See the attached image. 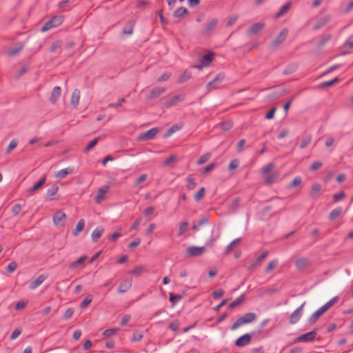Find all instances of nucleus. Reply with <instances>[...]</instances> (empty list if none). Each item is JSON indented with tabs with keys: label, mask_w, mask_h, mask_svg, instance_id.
Segmentation results:
<instances>
[{
	"label": "nucleus",
	"mask_w": 353,
	"mask_h": 353,
	"mask_svg": "<svg viewBox=\"0 0 353 353\" xmlns=\"http://www.w3.org/2000/svg\"><path fill=\"white\" fill-rule=\"evenodd\" d=\"M119 330V328L118 327H113L110 329H107L103 331V335L105 337H110L112 336L115 335Z\"/></svg>",
	"instance_id": "37"
},
{
	"label": "nucleus",
	"mask_w": 353,
	"mask_h": 353,
	"mask_svg": "<svg viewBox=\"0 0 353 353\" xmlns=\"http://www.w3.org/2000/svg\"><path fill=\"white\" fill-rule=\"evenodd\" d=\"M110 187L104 185L98 190L97 194L94 197V201L97 203H100L105 198V194L108 192Z\"/></svg>",
	"instance_id": "9"
},
{
	"label": "nucleus",
	"mask_w": 353,
	"mask_h": 353,
	"mask_svg": "<svg viewBox=\"0 0 353 353\" xmlns=\"http://www.w3.org/2000/svg\"><path fill=\"white\" fill-rule=\"evenodd\" d=\"M176 159V156L175 154H171L168 158H167L163 162L164 166H168L172 163H173Z\"/></svg>",
	"instance_id": "54"
},
{
	"label": "nucleus",
	"mask_w": 353,
	"mask_h": 353,
	"mask_svg": "<svg viewBox=\"0 0 353 353\" xmlns=\"http://www.w3.org/2000/svg\"><path fill=\"white\" fill-rule=\"evenodd\" d=\"M308 261L306 258H300L296 261L295 265L298 269H303L307 265Z\"/></svg>",
	"instance_id": "36"
},
{
	"label": "nucleus",
	"mask_w": 353,
	"mask_h": 353,
	"mask_svg": "<svg viewBox=\"0 0 353 353\" xmlns=\"http://www.w3.org/2000/svg\"><path fill=\"white\" fill-rule=\"evenodd\" d=\"M241 241L240 238L236 239L230 242V243L225 248V252L229 253L232 250V246H234V244L239 242Z\"/></svg>",
	"instance_id": "58"
},
{
	"label": "nucleus",
	"mask_w": 353,
	"mask_h": 353,
	"mask_svg": "<svg viewBox=\"0 0 353 353\" xmlns=\"http://www.w3.org/2000/svg\"><path fill=\"white\" fill-rule=\"evenodd\" d=\"M17 146V142L14 139L12 140L6 149V152L9 153L12 150L14 149Z\"/></svg>",
	"instance_id": "62"
},
{
	"label": "nucleus",
	"mask_w": 353,
	"mask_h": 353,
	"mask_svg": "<svg viewBox=\"0 0 353 353\" xmlns=\"http://www.w3.org/2000/svg\"><path fill=\"white\" fill-rule=\"evenodd\" d=\"M74 314V310L72 308H68L64 313L63 318L64 320L70 319Z\"/></svg>",
	"instance_id": "56"
},
{
	"label": "nucleus",
	"mask_w": 353,
	"mask_h": 353,
	"mask_svg": "<svg viewBox=\"0 0 353 353\" xmlns=\"http://www.w3.org/2000/svg\"><path fill=\"white\" fill-rule=\"evenodd\" d=\"M185 99L184 94H178L172 97L169 100L166 101L163 106L165 108H169L173 105H176L178 103L183 101Z\"/></svg>",
	"instance_id": "6"
},
{
	"label": "nucleus",
	"mask_w": 353,
	"mask_h": 353,
	"mask_svg": "<svg viewBox=\"0 0 353 353\" xmlns=\"http://www.w3.org/2000/svg\"><path fill=\"white\" fill-rule=\"evenodd\" d=\"M252 339V335L245 334L240 336L235 342V345L239 347H243L248 345Z\"/></svg>",
	"instance_id": "12"
},
{
	"label": "nucleus",
	"mask_w": 353,
	"mask_h": 353,
	"mask_svg": "<svg viewBox=\"0 0 353 353\" xmlns=\"http://www.w3.org/2000/svg\"><path fill=\"white\" fill-rule=\"evenodd\" d=\"M221 129L225 131L229 130L232 128V123L230 121H225L219 124Z\"/></svg>",
	"instance_id": "46"
},
{
	"label": "nucleus",
	"mask_w": 353,
	"mask_h": 353,
	"mask_svg": "<svg viewBox=\"0 0 353 353\" xmlns=\"http://www.w3.org/2000/svg\"><path fill=\"white\" fill-rule=\"evenodd\" d=\"M325 312L326 310L323 306L320 307L317 310H316L314 313H312L310 315L308 319L309 322L310 323L316 322L319 319V318Z\"/></svg>",
	"instance_id": "17"
},
{
	"label": "nucleus",
	"mask_w": 353,
	"mask_h": 353,
	"mask_svg": "<svg viewBox=\"0 0 353 353\" xmlns=\"http://www.w3.org/2000/svg\"><path fill=\"white\" fill-rule=\"evenodd\" d=\"M188 12L187 8L185 7H180L176 9L174 13L175 17H181Z\"/></svg>",
	"instance_id": "42"
},
{
	"label": "nucleus",
	"mask_w": 353,
	"mask_h": 353,
	"mask_svg": "<svg viewBox=\"0 0 353 353\" xmlns=\"http://www.w3.org/2000/svg\"><path fill=\"white\" fill-rule=\"evenodd\" d=\"M17 268V263L15 261L10 262L8 266L7 270L9 272H13Z\"/></svg>",
	"instance_id": "59"
},
{
	"label": "nucleus",
	"mask_w": 353,
	"mask_h": 353,
	"mask_svg": "<svg viewBox=\"0 0 353 353\" xmlns=\"http://www.w3.org/2000/svg\"><path fill=\"white\" fill-rule=\"evenodd\" d=\"M58 190H59L58 186L56 185H53L47 190L46 194L48 196L52 197L56 194Z\"/></svg>",
	"instance_id": "47"
},
{
	"label": "nucleus",
	"mask_w": 353,
	"mask_h": 353,
	"mask_svg": "<svg viewBox=\"0 0 353 353\" xmlns=\"http://www.w3.org/2000/svg\"><path fill=\"white\" fill-rule=\"evenodd\" d=\"M316 336V331L313 330L311 332H309L307 333H305L304 334H302L299 337L297 338V341L299 342H309L312 341L314 339V338Z\"/></svg>",
	"instance_id": "16"
},
{
	"label": "nucleus",
	"mask_w": 353,
	"mask_h": 353,
	"mask_svg": "<svg viewBox=\"0 0 353 353\" xmlns=\"http://www.w3.org/2000/svg\"><path fill=\"white\" fill-rule=\"evenodd\" d=\"M297 65L295 63L289 65L283 71V74H289L295 72L297 69Z\"/></svg>",
	"instance_id": "40"
},
{
	"label": "nucleus",
	"mask_w": 353,
	"mask_h": 353,
	"mask_svg": "<svg viewBox=\"0 0 353 353\" xmlns=\"http://www.w3.org/2000/svg\"><path fill=\"white\" fill-rule=\"evenodd\" d=\"M46 176H43L38 182H37L29 190V194H32L33 192L38 190L42 185L46 183Z\"/></svg>",
	"instance_id": "28"
},
{
	"label": "nucleus",
	"mask_w": 353,
	"mask_h": 353,
	"mask_svg": "<svg viewBox=\"0 0 353 353\" xmlns=\"http://www.w3.org/2000/svg\"><path fill=\"white\" fill-rule=\"evenodd\" d=\"M337 300H338V297L334 296L322 306L327 311L337 301Z\"/></svg>",
	"instance_id": "49"
},
{
	"label": "nucleus",
	"mask_w": 353,
	"mask_h": 353,
	"mask_svg": "<svg viewBox=\"0 0 353 353\" xmlns=\"http://www.w3.org/2000/svg\"><path fill=\"white\" fill-rule=\"evenodd\" d=\"M279 176V172H274L265 178V183L268 185L276 183L278 181Z\"/></svg>",
	"instance_id": "26"
},
{
	"label": "nucleus",
	"mask_w": 353,
	"mask_h": 353,
	"mask_svg": "<svg viewBox=\"0 0 353 353\" xmlns=\"http://www.w3.org/2000/svg\"><path fill=\"white\" fill-rule=\"evenodd\" d=\"M61 88L59 86H56L53 88L50 98V101L52 103L54 104L58 101L61 95Z\"/></svg>",
	"instance_id": "19"
},
{
	"label": "nucleus",
	"mask_w": 353,
	"mask_h": 353,
	"mask_svg": "<svg viewBox=\"0 0 353 353\" xmlns=\"http://www.w3.org/2000/svg\"><path fill=\"white\" fill-rule=\"evenodd\" d=\"M86 259H87L86 256H81L77 261L71 263L69 265V268H76L77 266H78V265H81V263H83Z\"/></svg>",
	"instance_id": "43"
},
{
	"label": "nucleus",
	"mask_w": 353,
	"mask_h": 353,
	"mask_svg": "<svg viewBox=\"0 0 353 353\" xmlns=\"http://www.w3.org/2000/svg\"><path fill=\"white\" fill-rule=\"evenodd\" d=\"M99 139V138L98 137L91 140L85 148V151H90L97 143Z\"/></svg>",
	"instance_id": "50"
},
{
	"label": "nucleus",
	"mask_w": 353,
	"mask_h": 353,
	"mask_svg": "<svg viewBox=\"0 0 353 353\" xmlns=\"http://www.w3.org/2000/svg\"><path fill=\"white\" fill-rule=\"evenodd\" d=\"M166 90V88L161 87V88H153L150 93L148 95V100H152L159 97L161 94H163Z\"/></svg>",
	"instance_id": "14"
},
{
	"label": "nucleus",
	"mask_w": 353,
	"mask_h": 353,
	"mask_svg": "<svg viewBox=\"0 0 353 353\" xmlns=\"http://www.w3.org/2000/svg\"><path fill=\"white\" fill-rule=\"evenodd\" d=\"M132 280L130 278L123 279L118 288L119 293H125L132 287Z\"/></svg>",
	"instance_id": "10"
},
{
	"label": "nucleus",
	"mask_w": 353,
	"mask_h": 353,
	"mask_svg": "<svg viewBox=\"0 0 353 353\" xmlns=\"http://www.w3.org/2000/svg\"><path fill=\"white\" fill-rule=\"evenodd\" d=\"M301 183V178L300 176H296L293 181H292L291 184L290 185V188L296 187L299 185H300Z\"/></svg>",
	"instance_id": "63"
},
{
	"label": "nucleus",
	"mask_w": 353,
	"mask_h": 353,
	"mask_svg": "<svg viewBox=\"0 0 353 353\" xmlns=\"http://www.w3.org/2000/svg\"><path fill=\"white\" fill-rule=\"evenodd\" d=\"M170 76H171V73L165 72L157 79V81L161 82V81H167L170 79Z\"/></svg>",
	"instance_id": "64"
},
{
	"label": "nucleus",
	"mask_w": 353,
	"mask_h": 353,
	"mask_svg": "<svg viewBox=\"0 0 353 353\" xmlns=\"http://www.w3.org/2000/svg\"><path fill=\"white\" fill-rule=\"evenodd\" d=\"M124 101H125V98H121L119 99L118 102L110 103L108 105V107L109 108H115L121 107L123 103H124Z\"/></svg>",
	"instance_id": "55"
},
{
	"label": "nucleus",
	"mask_w": 353,
	"mask_h": 353,
	"mask_svg": "<svg viewBox=\"0 0 353 353\" xmlns=\"http://www.w3.org/2000/svg\"><path fill=\"white\" fill-rule=\"evenodd\" d=\"M245 300V295L242 294L241 296H239L238 298H236L234 301H232L229 305V308L232 309L238 305H239L241 303L243 302Z\"/></svg>",
	"instance_id": "34"
},
{
	"label": "nucleus",
	"mask_w": 353,
	"mask_h": 353,
	"mask_svg": "<svg viewBox=\"0 0 353 353\" xmlns=\"http://www.w3.org/2000/svg\"><path fill=\"white\" fill-rule=\"evenodd\" d=\"M181 128H182L181 125H179V124H175V125H172L171 128H170L167 130L166 133L164 135V137L165 138H168V137H170L174 132H176L179 131V130H181Z\"/></svg>",
	"instance_id": "29"
},
{
	"label": "nucleus",
	"mask_w": 353,
	"mask_h": 353,
	"mask_svg": "<svg viewBox=\"0 0 353 353\" xmlns=\"http://www.w3.org/2000/svg\"><path fill=\"white\" fill-rule=\"evenodd\" d=\"M212 53H208L203 56L201 59L200 65H194V67L198 69H201L203 67L208 66L212 61Z\"/></svg>",
	"instance_id": "13"
},
{
	"label": "nucleus",
	"mask_w": 353,
	"mask_h": 353,
	"mask_svg": "<svg viewBox=\"0 0 353 353\" xmlns=\"http://www.w3.org/2000/svg\"><path fill=\"white\" fill-rule=\"evenodd\" d=\"M219 23V20L216 18L211 19L204 26L203 28L201 31V34L205 37H211L213 34V30L216 27Z\"/></svg>",
	"instance_id": "2"
},
{
	"label": "nucleus",
	"mask_w": 353,
	"mask_h": 353,
	"mask_svg": "<svg viewBox=\"0 0 353 353\" xmlns=\"http://www.w3.org/2000/svg\"><path fill=\"white\" fill-rule=\"evenodd\" d=\"M305 305V303H303L301 305H300L296 310H294L290 317V321L291 324H295L296 323L301 319L302 316V311L303 306Z\"/></svg>",
	"instance_id": "8"
},
{
	"label": "nucleus",
	"mask_w": 353,
	"mask_h": 353,
	"mask_svg": "<svg viewBox=\"0 0 353 353\" xmlns=\"http://www.w3.org/2000/svg\"><path fill=\"white\" fill-rule=\"evenodd\" d=\"M256 319V315L253 312L246 313L239 318L231 326L232 330H235L239 327L250 323Z\"/></svg>",
	"instance_id": "1"
},
{
	"label": "nucleus",
	"mask_w": 353,
	"mask_h": 353,
	"mask_svg": "<svg viewBox=\"0 0 353 353\" xmlns=\"http://www.w3.org/2000/svg\"><path fill=\"white\" fill-rule=\"evenodd\" d=\"M186 181H187V188L188 190H192L196 185V183L195 181V179L193 177H192V176H188L186 179Z\"/></svg>",
	"instance_id": "41"
},
{
	"label": "nucleus",
	"mask_w": 353,
	"mask_h": 353,
	"mask_svg": "<svg viewBox=\"0 0 353 353\" xmlns=\"http://www.w3.org/2000/svg\"><path fill=\"white\" fill-rule=\"evenodd\" d=\"M211 154L210 153H206L203 154L198 160L197 164L198 165H202L205 163H206L210 158Z\"/></svg>",
	"instance_id": "48"
},
{
	"label": "nucleus",
	"mask_w": 353,
	"mask_h": 353,
	"mask_svg": "<svg viewBox=\"0 0 353 353\" xmlns=\"http://www.w3.org/2000/svg\"><path fill=\"white\" fill-rule=\"evenodd\" d=\"M205 192V188H200V190L195 194L194 199L196 201H200L204 196Z\"/></svg>",
	"instance_id": "52"
},
{
	"label": "nucleus",
	"mask_w": 353,
	"mask_h": 353,
	"mask_svg": "<svg viewBox=\"0 0 353 353\" xmlns=\"http://www.w3.org/2000/svg\"><path fill=\"white\" fill-rule=\"evenodd\" d=\"M85 224V221L83 219H80L76 225L75 230L72 232L73 236H77L79 233L83 230Z\"/></svg>",
	"instance_id": "30"
},
{
	"label": "nucleus",
	"mask_w": 353,
	"mask_h": 353,
	"mask_svg": "<svg viewBox=\"0 0 353 353\" xmlns=\"http://www.w3.org/2000/svg\"><path fill=\"white\" fill-rule=\"evenodd\" d=\"M188 227H189L188 222H187V221L181 222L180 223V225H179V230L177 232V235L181 236L188 230Z\"/></svg>",
	"instance_id": "38"
},
{
	"label": "nucleus",
	"mask_w": 353,
	"mask_h": 353,
	"mask_svg": "<svg viewBox=\"0 0 353 353\" xmlns=\"http://www.w3.org/2000/svg\"><path fill=\"white\" fill-rule=\"evenodd\" d=\"M288 30L287 29H283L279 34L276 37V39L273 41L272 42V46L274 47H276L277 46H279L280 43H283L286 37H287V35H288Z\"/></svg>",
	"instance_id": "15"
},
{
	"label": "nucleus",
	"mask_w": 353,
	"mask_h": 353,
	"mask_svg": "<svg viewBox=\"0 0 353 353\" xmlns=\"http://www.w3.org/2000/svg\"><path fill=\"white\" fill-rule=\"evenodd\" d=\"M135 23L134 21H129L124 26L122 33L124 34L131 35L134 32Z\"/></svg>",
	"instance_id": "24"
},
{
	"label": "nucleus",
	"mask_w": 353,
	"mask_h": 353,
	"mask_svg": "<svg viewBox=\"0 0 353 353\" xmlns=\"http://www.w3.org/2000/svg\"><path fill=\"white\" fill-rule=\"evenodd\" d=\"M92 301V295H88L81 303V307L84 308L87 307Z\"/></svg>",
	"instance_id": "51"
},
{
	"label": "nucleus",
	"mask_w": 353,
	"mask_h": 353,
	"mask_svg": "<svg viewBox=\"0 0 353 353\" xmlns=\"http://www.w3.org/2000/svg\"><path fill=\"white\" fill-rule=\"evenodd\" d=\"M66 219V214L62 211L57 212L53 216V223L57 226L63 225V222Z\"/></svg>",
	"instance_id": "11"
},
{
	"label": "nucleus",
	"mask_w": 353,
	"mask_h": 353,
	"mask_svg": "<svg viewBox=\"0 0 353 353\" xmlns=\"http://www.w3.org/2000/svg\"><path fill=\"white\" fill-rule=\"evenodd\" d=\"M268 255V252L267 250H265L254 261H253L250 267L248 268L249 270H252L255 267H256L265 258H266Z\"/></svg>",
	"instance_id": "22"
},
{
	"label": "nucleus",
	"mask_w": 353,
	"mask_h": 353,
	"mask_svg": "<svg viewBox=\"0 0 353 353\" xmlns=\"http://www.w3.org/2000/svg\"><path fill=\"white\" fill-rule=\"evenodd\" d=\"M342 212L341 208H336L331 211L329 215V219L331 221L335 220Z\"/></svg>",
	"instance_id": "32"
},
{
	"label": "nucleus",
	"mask_w": 353,
	"mask_h": 353,
	"mask_svg": "<svg viewBox=\"0 0 353 353\" xmlns=\"http://www.w3.org/2000/svg\"><path fill=\"white\" fill-rule=\"evenodd\" d=\"M264 28V23H256L248 30V34H254L260 32Z\"/></svg>",
	"instance_id": "25"
},
{
	"label": "nucleus",
	"mask_w": 353,
	"mask_h": 353,
	"mask_svg": "<svg viewBox=\"0 0 353 353\" xmlns=\"http://www.w3.org/2000/svg\"><path fill=\"white\" fill-rule=\"evenodd\" d=\"M279 264V260L277 259H274L270 261L265 270V273H269L272 270L275 269Z\"/></svg>",
	"instance_id": "33"
},
{
	"label": "nucleus",
	"mask_w": 353,
	"mask_h": 353,
	"mask_svg": "<svg viewBox=\"0 0 353 353\" xmlns=\"http://www.w3.org/2000/svg\"><path fill=\"white\" fill-rule=\"evenodd\" d=\"M158 132H159V129L157 128H151L150 130L140 134L139 137V140H140V141L151 140L154 138V137L157 135Z\"/></svg>",
	"instance_id": "7"
},
{
	"label": "nucleus",
	"mask_w": 353,
	"mask_h": 353,
	"mask_svg": "<svg viewBox=\"0 0 353 353\" xmlns=\"http://www.w3.org/2000/svg\"><path fill=\"white\" fill-rule=\"evenodd\" d=\"M169 296H170L169 300L173 305L176 304L182 299V296L181 295L176 294L173 292H170L169 294Z\"/></svg>",
	"instance_id": "39"
},
{
	"label": "nucleus",
	"mask_w": 353,
	"mask_h": 353,
	"mask_svg": "<svg viewBox=\"0 0 353 353\" xmlns=\"http://www.w3.org/2000/svg\"><path fill=\"white\" fill-rule=\"evenodd\" d=\"M104 232V229L102 226L96 228L92 232L91 237L94 242H97L98 239L101 236Z\"/></svg>",
	"instance_id": "23"
},
{
	"label": "nucleus",
	"mask_w": 353,
	"mask_h": 353,
	"mask_svg": "<svg viewBox=\"0 0 353 353\" xmlns=\"http://www.w3.org/2000/svg\"><path fill=\"white\" fill-rule=\"evenodd\" d=\"M224 74L220 73L216 76V77L210 82L207 84V89L208 91L218 88L221 83L224 79Z\"/></svg>",
	"instance_id": "5"
},
{
	"label": "nucleus",
	"mask_w": 353,
	"mask_h": 353,
	"mask_svg": "<svg viewBox=\"0 0 353 353\" xmlns=\"http://www.w3.org/2000/svg\"><path fill=\"white\" fill-rule=\"evenodd\" d=\"M205 250L204 246H190L186 250V253L190 256H196L202 255Z\"/></svg>",
	"instance_id": "4"
},
{
	"label": "nucleus",
	"mask_w": 353,
	"mask_h": 353,
	"mask_svg": "<svg viewBox=\"0 0 353 353\" xmlns=\"http://www.w3.org/2000/svg\"><path fill=\"white\" fill-rule=\"evenodd\" d=\"M79 99H80V91L78 89H75L73 90L72 95H71V99H70L71 105L72 106H74V108H77V105H79Z\"/></svg>",
	"instance_id": "18"
},
{
	"label": "nucleus",
	"mask_w": 353,
	"mask_h": 353,
	"mask_svg": "<svg viewBox=\"0 0 353 353\" xmlns=\"http://www.w3.org/2000/svg\"><path fill=\"white\" fill-rule=\"evenodd\" d=\"M345 192L343 191H341L339 193L335 194L333 196V199H334V202L339 201L340 200L343 199L345 197Z\"/></svg>",
	"instance_id": "57"
},
{
	"label": "nucleus",
	"mask_w": 353,
	"mask_h": 353,
	"mask_svg": "<svg viewBox=\"0 0 353 353\" xmlns=\"http://www.w3.org/2000/svg\"><path fill=\"white\" fill-rule=\"evenodd\" d=\"M179 323L177 320L172 321L169 327L172 331H176L179 329Z\"/></svg>",
	"instance_id": "60"
},
{
	"label": "nucleus",
	"mask_w": 353,
	"mask_h": 353,
	"mask_svg": "<svg viewBox=\"0 0 353 353\" xmlns=\"http://www.w3.org/2000/svg\"><path fill=\"white\" fill-rule=\"evenodd\" d=\"M144 270V267L142 265L136 266L132 270L130 271V274L134 275H139Z\"/></svg>",
	"instance_id": "53"
},
{
	"label": "nucleus",
	"mask_w": 353,
	"mask_h": 353,
	"mask_svg": "<svg viewBox=\"0 0 353 353\" xmlns=\"http://www.w3.org/2000/svg\"><path fill=\"white\" fill-rule=\"evenodd\" d=\"M46 276L41 274L38 276L30 285V289L34 290L46 280Z\"/></svg>",
	"instance_id": "20"
},
{
	"label": "nucleus",
	"mask_w": 353,
	"mask_h": 353,
	"mask_svg": "<svg viewBox=\"0 0 353 353\" xmlns=\"http://www.w3.org/2000/svg\"><path fill=\"white\" fill-rule=\"evenodd\" d=\"M239 165V162L237 159H233L232 161H230L229 165H228V169L230 170H232L235 168H236Z\"/></svg>",
	"instance_id": "61"
},
{
	"label": "nucleus",
	"mask_w": 353,
	"mask_h": 353,
	"mask_svg": "<svg viewBox=\"0 0 353 353\" xmlns=\"http://www.w3.org/2000/svg\"><path fill=\"white\" fill-rule=\"evenodd\" d=\"M311 141H312V136L311 135L306 136L305 138H303L302 139L301 145H300V148L301 149L306 148L310 143Z\"/></svg>",
	"instance_id": "44"
},
{
	"label": "nucleus",
	"mask_w": 353,
	"mask_h": 353,
	"mask_svg": "<svg viewBox=\"0 0 353 353\" xmlns=\"http://www.w3.org/2000/svg\"><path fill=\"white\" fill-rule=\"evenodd\" d=\"M291 6V2H288L284 4L279 10V11L276 14V18H279L283 14H285L290 9Z\"/></svg>",
	"instance_id": "31"
},
{
	"label": "nucleus",
	"mask_w": 353,
	"mask_h": 353,
	"mask_svg": "<svg viewBox=\"0 0 353 353\" xmlns=\"http://www.w3.org/2000/svg\"><path fill=\"white\" fill-rule=\"evenodd\" d=\"M72 172H73V168H64V169H62V170H59V172H57L55 174L54 176L56 178L62 179H64L68 174H71Z\"/></svg>",
	"instance_id": "27"
},
{
	"label": "nucleus",
	"mask_w": 353,
	"mask_h": 353,
	"mask_svg": "<svg viewBox=\"0 0 353 353\" xmlns=\"http://www.w3.org/2000/svg\"><path fill=\"white\" fill-rule=\"evenodd\" d=\"M63 17L61 15L54 16L51 19L46 21L42 28H41V32H45L54 27H57L61 25L63 22Z\"/></svg>",
	"instance_id": "3"
},
{
	"label": "nucleus",
	"mask_w": 353,
	"mask_h": 353,
	"mask_svg": "<svg viewBox=\"0 0 353 353\" xmlns=\"http://www.w3.org/2000/svg\"><path fill=\"white\" fill-rule=\"evenodd\" d=\"M191 77V73L190 72L188 71V70H185L181 75L180 77H179L178 79V82L179 83H184L185 81H187L188 80H189Z\"/></svg>",
	"instance_id": "35"
},
{
	"label": "nucleus",
	"mask_w": 353,
	"mask_h": 353,
	"mask_svg": "<svg viewBox=\"0 0 353 353\" xmlns=\"http://www.w3.org/2000/svg\"><path fill=\"white\" fill-rule=\"evenodd\" d=\"M209 223V216L205 215L203 217H201L196 223L194 224L192 227V229L194 231H197L199 230V228L205 224H208Z\"/></svg>",
	"instance_id": "21"
},
{
	"label": "nucleus",
	"mask_w": 353,
	"mask_h": 353,
	"mask_svg": "<svg viewBox=\"0 0 353 353\" xmlns=\"http://www.w3.org/2000/svg\"><path fill=\"white\" fill-rule=\"evenodd\" d=\"M275 167V165L273 163H270L267 165H265V166H263L261 169V173L262 174H267L268 172H270V170H272L273 168H274Z\"/></svg>",
	"instance_id": "45"
}]
</instances>
